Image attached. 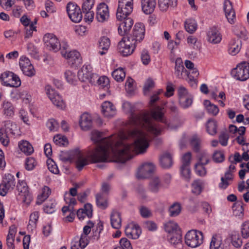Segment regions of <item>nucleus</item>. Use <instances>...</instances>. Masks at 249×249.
<instances>
[{
	"mask_svg": "<svg viewBox=\"0 0 249 249\" xmlns=\"http://www.w3.org/2000/svg\"><path fill=\"white\" fill-rule=\"evenodd\" d=\"M131 135L135 137V141L130 144L126 142L128 138L124 132L105 137L103 133L92 131L91 139L97 145L88 152V157L92 163L108 162L111 157L116 158L117 162L124 163L131 159L134 154L145 153L149 147L147 139L137 131L132 132Z\"/></svg>",
	"mask_w": 249,
	"mask_h": 249,
	"instance_id": "f257e3e1",
	"label": "nucleus"
},
{
	"mask_svg": "<svg viewBox=\"0 0 249 249\" xmlns=\"http://www.w3.org/2000/svg\"><path fill=\"white\" fill-rule=\"evenodd\" d=\"M123 108L125 112L130 114V124L136 127L135 129L128 133H125L128 138L131 137L134 139V142L135 141V138L131 135V132L134 131L142 133L144 137L147 139L149 145L152 136H158L161 134L163 129L162 127L152 120L151 117L156 121L163 123L170 129H176L179 126V125L173 124L172 123L169 122L167 120L164 116L163 108L160 106H156L152 109L150 114L146 111H142L138 114L135 113V107L128 102H124L123 103Z\"/></svg>",
	"mask_w": 249,
	"mask_h": 249,
	"instance_id": "f03ea898",
	"label": "nucleus"
},
{
	"mask_svg": "<svg viewBox=\"0 0 249 249\" xmlns=\"http://www.w3.org/2000/svg\"><path fill=\"white\" fill-rule=\"evenodd\" d=\"M59 158L64 162H75L76 167L78 171H81L89 163L87 155L78 149L71 151L61 152Z\"/></svg>",
	"mask_w": 249,
	"mask_h": 249,
	"instance_id": "7ed1b4c3",
	"label": "nucleus"
},
{
	"mask_svg": "<svg viewBox=\"0 0 249 249\" xmlns=\"http://www.w3.org/2000/svg\"><path fill=\"white\" fill-rule=\"evenodd\" d=\"M231 75L235 79L246 81L249 78V63L243 61L238 64L231 71Z\"/></svg>",
	"mask_w": 249,
	"mask_h": 249,
	"instance_id": "20e7f679",
	"label": "nucleus"
},
{
	"mask_svg": "<svg viewBox=\"0 0 249 249\" xmlns=\"http://www.w3.org/2000/svg\"><path fill=\"white\" fill-rule=\"evenodd\" d=\"M203 235L201 231L191 230L185 236V242L187 246L192 248L199 246L203 243Z\"/></svg>",
	"mask_w": 249,
	"mask_h": 249,
	"instance_id": "39448f33",
	"label": "nucleus"
},
{
	"mask_svg": "<svg viewBox=\"0 0 249 249\" xmlns=\"http://www.w3.org/2000/svg\"><path fill=\"white\" fill-rule=\"evenodd\" d=\"M178 102L180 107L187 109L193 104L194 97L183 86H179L178 89Z\"/></svg>",
	"mask_w": 249,
	"mask_h": 249,
	"instance_id": "423d86ee",
	"label": "nucleus"
},
{
	"mask_svg": "<svg viewBox=\"0 0 249 249\" xmlns=\"http://www.w3.org/2000/svg\"><path fill=\"white\" fill-rule=\"evenodd\" d=\"M77 77L82 82H89L94 84L98 75L92 72V68L90 65H84L79 70Z\"/></svg>",
	"mask_w": 249,
	"mask_h": 249,
	"instance_id": "0eeeda50",
	"label": "nucleus"
},
{
	"mask_svg": "<svg viewBox=\"0 0 249 249\" xmlns=\"http://www.w3.org/2000/svg\"><path fill=\"white\" fill-rule=\"evenodd\" d=\"M0 80L2 84L6 86L17 88L21 85V81L19 77L9 71L2 73L0 76Z\"/></svg>",
	"mask_w": 249,
	"mask_h": 249,
	"instance_id": "6e6552de",
	"label": "nucleus"
},
{
	"mask_svg": "<svg viewBox=\"0 0 249 249\" xmlns=\"http://www.w3.org/2000/svg\"><path fill=\"white\" fill-rule=\"evenodd\" d=\"M145 28L142 23H136L133 29L132 33L126 38L135 44L141 42L144 37Z\"/></svg>",
	"mask_w": 249,
	"mask_h": 249,
	"instance_id": "1a4fd4ad",
	"label": "nucleus"
},
{
	"mask_svg": "<svg viewBox=\"0 0 249 249\" xmlns=\"http://www.w3.org/2000/svg\"><path fill=\"white\" fill-rule=\"evenodd\" d=\"M136 46V44L124 37L118 43V50L123 56H127L133 53Z\"/></svg>",
	"mask_w": 249,
	"mask_h": 249,
	"instance_id": "9d476101",
	"label": "nucleus"
},
{
	"mask_svg": "<svg viewBox=\"0 0 249 249\" xmlns=\"http://www.w3.org/2000/svg\"><path fill=\"white\" fill-rule=\"evenodd\" d=\"M70 18L75 23L79 22L82 19V14L80 7L74 2H69L66 7Z\"/></svg>",
	"mask_w": 249,
	"mask_h": 249,
	"instance_id": "9b49d317",
	"label": "nucleus"
},
{
	"mask_svg": "<svg viewBox=\"0 0 249 249\" xmlns=\"http://www.w3.org/2000/svg\"><path fill=\"white\" fill-rule=\"evenodd\" d=\"M46 93L53 104L58 108L63 109L65 107V103L62 97L49 85L45 87Z\"/></svg>",
	"mask_w": 249,
	"mask_h": 249,
	"instance_id": "f8f14e48",
	"label": "nucleus"
},
{
	"mask_svg": "<svg viewBox=\"0 0 249 249\" xmlns=\"http://www.w3.org/2000/svg\"><path fill=\"white\" fill-rule=\"evenodd\" d=\"M62 55L67 59L69 65L73 67H77L82 63V59L80 53L76 50L69 52H62Z\"/></svg>",
	"mask_w": 249,
	"mask_h": 249,
	"instance_id": "ddd939ff",
	"label": "nucleus"
},
{
	"mask_svg": "<svg viewBox=\"0 0 249 249\" xmlns=\"http://www.w3.org/2000/svg\"><path fill=\"white\" fill-rule=\"evenodd\" d=\"M19 64L23 73L29 77L35 75L36 71L30 60L25 56H21L19 61Z\"/></svg>",
	"mask_w": 249,
	"mask_h": 249,
	"instance_id": "4468645a",
	"label": "nucleus"
},
{
	"mask_svg": "<svg viewBox=\"0 0 249 249\" xmlns=\"http://www.w3.org/2000/svg\"><path fill=\"white\" fill-rule=\"evenodd\" d=\"M43 42L45 46L50 50L56 52L59 50L60 42L53 34H45L43 37Z\"/></svg>",
	"mask_w": 249,
	"mask_h": 249,
	"instance_id": "2eb2a0df",
	"label": "nucleus"
},
{
	"mask_svg": "<svg viewBox=\"0 0 249 249\" xmlns=\"http://www.w3.org/2000/svg\"><path fill=\"white\" fill-rule=\"evenodd\" d=\"M162 189H164L163 185L159 177L155 176L150 179L147 186V190L149 192L157 194Z\"/></svg>",
	"mask_w": 249,
	"mask_h": 249,
	"instance_id": "dca6fc26",
	"label": "nucleus"
},
{
	"mask_svg": "<svg viewBox=\"0 0 249 249\" xmlns=\"http://www.w3.org/2000/svg\"><path fill=\"white\" fill-rule=\"evenodd\" d=\"M155 165L152 162H146L142 165L138 171V177L139 178H147L154 171Z\"/></svg>",
	"mask_w": 249,
	"mask_h": 249,
	"instance_id": "f3484780",
	"label": "nucleus"
},
{
	"mask_svg": "<svg viewBox=\"0 0 249 249\" xmlns=\"http://www.w3.org/2000/svg\"><path fill=\"white\" fill-rule=\"evenodd\" d=\"M225 16L230 24L236 21L235 12L233 9L231 2L229 0H225L223 6Z\"/></svg>",
	"mask_w": 249,
	"mask_h": 249,
	"instance_id": "a211bd4d",
	"label": "nucleus"
},
{
	"mask_svg": "<svg viewBox=\"0 0 249 249\" xmlns=\"http://www.w3.org/2000/svg\"><path fill=\"white\" fill-rule=\"evenodd\" d=\"M109 11L107 5L105 3H100L96 10V18L99 22H103L109 18Z\"/></svg>",
	"mask_w": 249,
	"mask_h": 249,
	"instance_id": "6ab92c4d",
	"label": "nucleus"
},
{
	"mask_svg": "<svg viewBox=\"0 0 249 249\" xmlns=\"http://www.w3.org/2000/svg\"><path fill=\"white\" fill-rule=\"evenodd\" d=\"M207 40L211 43L215 44L220 42L222 35L218 28L214 26L209 29L207 33Z\"/></svg>",
	"mask_w": 249,
	"mask_h": 249,
	"instance_id": "aec40b11",
	"label": "nucleus"
},
{
	"mask_svg": "<svg viewBox=\"0 0 249 249\" xmlns=\"http://www.w3.org/2000/svg\"><path fill=\"white\" fill-rule=\"evenodd\" d=\"M141 232V229L137 224L129 225L125 229V233L127 237L133 239H138Z\"/></svg>",
	"mask_w": 249,
	"mask_h": 249,
	"instance_id": "412c9836",
	"label": "nucleus"
},
{
	"mask_svg": "<svg viewBox=\"0 0 249 249\" xmlns=\"http://www.w3.org/2000/svg\"><path fill=\"white\" fill-rule=\"evenodd\" d=\"M188 73V72L185 69L181 58H177L175 67V74L176 77L178 79H183L187 76Z\"/></svg>",
	"mask_w": 249,
	"mask_h": 249,
	"instance_id": "4be33fe9",
	"label": "nucleus"
},
{
	"mask_svg": "<svg viewBox=\"0 0 249 249\" xmlns=\"http://www.w3.org/2000/svg\"><path fill=\"white\" fill-rule=\"evenodd\" d=\"M122 20L123 21L120 23L118 31L119 34L123 36L126 35L130 31L133 24V21L131 18H127V17L123 18Z\"/></svg>",
	"mask_w": 249,
	"mask_h": 249,
	"instance_id": "5701e85b",
	"label": "nucleus"
},
{
	"mask_svg": "<svg viewBox=\"0 0 249 249\" xmlns=\"http://www.w3.org/2000/svg\"><path fill=\"white\" fill-rule=\"evenodd\" d=\"M133 10V5H126L120 8L118 4L117 10L116 17L118 20H122L123 18H126L131 13Z\"/></svg>",
	"mask_w": 249,
	"mask_h": 249,
	"instance_id": "b1692460",
	"label": "nucleus"
},
{
	"mask_svg": "<svg viewBox=\"0 0 249 249\" xmlns=\"http://www.w3.org/2000/svg\"><path fill=\"white\" fill-rule=\"evenodd\" d=\"M102 112L106 117H112L116 114V108L112 103L105 101L102 105Z\"/></svg>",
	"mask_w": 249,
	"mask_h": 249,
	"instance_id": "393cba45",
	"label": "nucleus"
},
{
	"mask_svg": "<svg viewBox=\"0 0 249 249\" xmlns=\"http://www.w3.org/2000/svg\"><path fill=\"white\" fill-rule=\"evenodd\" d=\"M241 41L235 38L231 39L229 43L228 52L231 55H235L240 51L241 48Z\"/></svg>",
	"mask_w": 249,
	"mask_h": 249,
	"instance_id": "a878e982",
	"label": "nucleus"
},
{
	"mask_svg": "<svg viewBox=\"0 0 249 249\" xmlns=\"http://www.w3.org/2000/svg\"><path fill=\"white\" fill-rule=\"evenodd\" d=\"M142 11L145 14H150L154 11L156 5V0H141Z\"/></svg>",
	"mask_w": 249,
	"mask_h": 249,
	"instance_id": "bb28decb",
	"label": "nucleus"
},
{
	"mask_svg": "<svg viewBox=\"0 0 249 249\" xmlns=\"http://www.w3.org/2000/svg\"><path fill=\"white\" fill-rule=\"evenodd\" d=\"M77 216L79 219L83 220L86 216L91 218L92 216V206L91 204L87 203L85 205L84 209H80L77 212Z\"/></svg>",
	"mask_w": 249,
	"mask_h": 249,
	"instance_id": "cd10ccee",
	"label": "nucleus"
},
{
	"mask_svg": "<svg viewBox=\"0 0 249 249\" xmlns=\"http://www.w3.org/2000/svg\"><path fill=\"white\" fill-rule=\"evenodd\" d=\"M232 31L238 37L246 40L249 37V34L245 27L242 25H236L233 27Z\"/></svg>",
	"mask_w": 249,
	"mask_h": 249,
	"instance_id": "c85d7f7f",
	"label": "nucleus"
},
{
	"mask_svg": "<svg viewBox=\"0 0 249 249\" xmlns=\"http://www.w3.org/2000/svg\"><path fill=\"white\" fill-rule=\"evenodd\" d=\"M92 123V118L90 114L84 113L81 116L79 124L82 129L88 130L91 126Z\"/></svg>",
	"mask_w": 249,
	"mask_h": 249,
	"instance_id": "c756f323",
	"label": "nucleus"
},
{
	"mask_svg": "<svg viewBox=\"0 0 249 249\" xmlns=\"http://www.w3.org/2000/svg\"><path fill=\"white\" fill-rule=\"evenodd\" d=\"M3 114L7 117H12L15 114V107L13 105L8 101H3L1 105Z\"/></svg>",
	"mask_w": 249,
	"mask_h": 249,
	"instance_id": "7c9ffc66",
	"label": "nucleus"
},
{
	"mask_svg": "<svg viewBox=\"0 0 249 249\" xmlns=\"http://www.w3.org/2000/svg\"><path fill=\"white\" fill-rule=\"evenodd\" d=\"M210 249H224L222 237L220 235L215 234L213 236L210 245Z\"/></svg>",
	"mask_w": 249,
	"mask_h": 249,
	"instance_id": "2f4dec72",
	"label": "nucleus"
},
{
	"mask_svg": "<svg viewBox=\"0 0 249 249\" xmlns=\"http://www.w3.org/2000/svg\"><path fill=\"white\" fill-rule=\"evenodd\" d=\"M0 128H4L10 134L15 135L18 133V128L15 123L8 120L3 122Z\"/></svg>",
	"mask_w": 249,
	"mask_h": 249,
	"instance_id": "473e14b6",
	"label": "nucleus"
},
{
	"mask_svg": "<svg viewBox=\"0 0 249 249\" xmlns=\"http://www.w3.org/2000/svg\"><path fill=\"white\" fill-rule=\"evenodd\" d=\"M160 164L163 168H169L173 164L172 155L169 152L162 154L160 159Z\"/></svg>",
	"mask_w": 249,
	"mask_h": 249,
	"instance_id": "72a5a7b5",
	"label": "nucleus"
},
{
	"mask_svg": "<svg viewBox=\"0 0 249 249\" xmlns=\"http://www.w3.org/2000/svg\"><path fill=\"white\" fill-rule=\"evenodd\" d=\"M110 222L113 228L119 229L122 222L120 213L117 211L112 212L110 215Z\"/></svg>",
	"mask_w": 249,
	"mask_h": 249,
	"instance_id": "f704fd0d",
	"label": "nucleus"
},
{
	"mask_svg": "<svg viewBox=\"0 0 249 249\" xmlns=\"http://www.w3.org/2000/svg\"><path fill=\"white\" fill-rule=\"evenodd\" d=\"M177 0H158V5L160 10L166 11L170 7L176 6Z\"/></svg>",
	"mask_w": 249,
	"mask_h": 249,
	"instance_id": "c9c22d12",
	"label": "nucleus"
},
{
	"mask_svg": "<svg viewBox=\"0 0 249 249\" xmlns=\"http://www.w3.org/2000/svg\"><path fill=\"white\" fill-rule=\"evenodd\" d=\"M168 241L172 245L176 246L181 243L182 235L180 231L168 234L167 237Z\"/></svg>",
	"mask_w": 249,
	"mask_h": 249,
	"instance_id": "e433bc0d",
	"label": "nucleus"
},
{
	"mask_svg": "<svg viewBox=\"0 0 249 249\" xmlns=\"http://www.w3.org/2000/svg\"><path fill=\"white\" fill-rule=\"evenodd\" d=\"M20 150L26 155H31L34 152L32 145L27 141H21L18 142Z\"/></svg>",
	"mask_w": 249,
	"mask_h": 249,
	"instance_id": "4c0bfd02",
	"label": "nucleus"
},
{
	"mask_svg": "<svg viewBox=\"0 0 249 249\" xmlns=\"http://www.w3.org/2000/svg\"><path fill=\"white\" fill-rule=\"evenodd\" d=\"M184 27L187 32L193 34L196 30L197 24L194 19L188 18L184 22Z\"/></svg>",
	"mask_w": 249,
	"mask_h": 249,
	"instance_id": "58836bf2",
	"label": "nucleus"
},
{
	"mask_svg": "<svg viewBox=\"0 0 249 249\" xmlns=\"http://www.w3.org/2000/svg\"><path fill=\"white\" fill-rule=\"evenodd\" d=\"M205 185L204 181L201 179L195 180L192 184V191L196 195H199L202 191Z\"/></svg>",
	"mask_w": 249,
	"mask_h": 249,
	"instance_id": "ea45409f",
	"label": "nucleus"
},
{
	"mask_svg": "<svg viewBox=\"0 0 249 249\" xmlns=\"http://www.w3.org/2000/svg\"><path fill=\"white\" fill-rule=\"evenodd\" d=\"M2 182L10 190H12L16 184L15 177L10 174L5 175Z\"/></svg>",
	"mask_w": 249,
	"mask_h": 249,
	"instance_id": "a19ab883",
	"label": "nucleus"
},
{
	"mask_svg": "<svg viewBox=\"0 0 249 249\" xmlns=\"http://www.w3.org/2000/svg\"><path fill=\"white\" fill-rule=\"evenodd\" d=\"M96 203L97 207L102 210L106 209L108 206L107 197L100 193L96 195Z\"/></svg>",
	"mask_w": 249,
	"mask_h": 249,
	"instance_id": "79ce46f5",
	"label": "nucleus"
},
{
	"mask_svg": "<svg viewBox=\"0 0 249 249\" xmlns=\"http://www.w3.org/2000/svg\"><path fill=\"white\" fill-rule=\"evenodd\" d=\"M17 187L21 196H23L25 198L28 196L29 194L28 187L24 180H18Z\"/></svg>",
	"mask_w": 249,
	"mask_h": 249,
	"instance_id": "37998d69",
	"label": "nucleus"
},
{
	"mask_svg": "<svg viewBox=\"0 0 249 249\" xmlns=\"http://www.w3.org/2000/svg\"><path fill=\"white\" fill-rule=\"evenodd\" d=\"M204 105L205 107L209 114L213 116H216L219 112L218 107L213 104H212L209 100L204 101Z\"/></svg>",
	"mask_w": 249,
	"mask_h": 249,
	"instance_id": "c03bdc74",
	"label": "nucleus"
},
{
	"mask_svg": "<svg viewBox=\"0 0 249 249\" xmlns=\"http://www.w3.org/2000/svg\"><path fill=\"white\" fill-rule=\"evenodd\" d=\"M51 193V189L47 186H44L42 189V192L40 195L37 197L36 203L38 205L41 204L46 200Z\"/></svg>",
	"mask_w": 249,
	"mask_h": 249,
	"instance_id": "a18cd8bd",
	"label": "nucleus"
},
{
	"mask_svg": "<svg viewBox=\"0 0 249 249\" xmlns=\"http://www.w3.org/2000/svg\"><path fill=\"white\" fill-rule=\"evenodd\" d=\"M165 231L170 234L171 233H176L180 231L178 224L173 221H169L164 225Z\"/></svg>",
	"mask_w": 249,
	"mask_h": 249,
	"instance_id": "49530a36",
	"label": "nucleus"
},
{
	"mask_svg": "<svg viewBox=\"0 0 249 249\" xmlns=\"http://www.w3.org/2000/svg\"><path fill=\"white\" fill-rule=\"evenodd\" d=\"M73 207L71 209L70 208V206H64L62 208V212L63 214L66 215L67 212L69 213L68 215H67L65 217V221L68 222H71L73 221L75 217V213L73 212Z\"/></svg>",
	"mask_w": 249,
	"mask_h": 249,
	"instance_id": "de8ad7c7",
	"label": "nucleus"
},
{
	"mask_svg": "<svg viewBox=\"0 0 249 249\" xmlns=\"http://www.w3.org/2000/svg\"><path fill=\"white\" fill-rule=\"evenodd\" d=\"M113 78L118 82L123 81L125 76V73L122 68L115 70L112 72Z\"/></svg>",
	"mask_w": 249,
	"mask_h": 249,
	"instance_id": "09e8293b",
	"label": "nucleus"
},
{
	"mask_svg": "<svg viewBox=\"0 0 249 249\" xmlns=\"http://www.w3.org/2000/svg\"><path fill=\"white\" fill-rule=\"evenodd\" d=\"M181 210V206L180 204L178 202H175L169 208V215L172 217L177 216L180 213Z\"/></svg>",
	"mask_w": 249,
	"mask_h": 249,
	"instance_id": "8fccbe9b",
	"label": "nucleus"
},
{
	"mask_svg": "<svg viewBox=\"0 0 249 249\" xmlns=\"http://www.w3.org/2000/svg\"><path fill=\"white\" fill-rule=\"evenodd\" d=\"M201 139L197 135H194L190 140V143L193 149L197 152L199 150L201 144Z\"/></svg>",
	"mask_w": 249,
	"mask_h": 249,
	"instance_id": "3c124183",
	"label": "nucleus"
},
{
	"mask_svg": "<svg viewBox=\"0 0 249 249\" xmlns=\"http://www.w3.org/2000/svg\"><path fill=\"white\" fill-rule=\"evenodd\" d=\"M56 202L51 200L46 202L44 206V211L47 213H52L55 211Z\"/></svg>",
	"mask_w": 249,
	"mask_h": 249,
	"instance_id": "603ef678",
	"label": "nucleus"
},
{
	"mask_svg": "<svg viewBox=\"0 0 249 249\" xmlns=\"http://www.w3.org/2000/svg\"><path fill=\"white\" fill-rule=\"evenodd\" d=\"M207 130L209 134L213 135L216 133V122L213 120H209L207 124Z\"/></svg>",
	"mask_w": 249,
	"mask_h": 249,
	"instance_id": "864d4df0",
	"label": "nucleus"
},
{
	"mask_svg": "<svg viewBox=\"0 0 249 249\" xmlns=\"http://www.w3.org/2000/svg\"><path fill=\"white\" fill-rule=\"evenodd\" d=\"M39 217V213L37 211L34 212L32 213L30 216V220L29 225H28V229H32L35 228L36 226V222Z\"/></svg>",
	"mask_w": 249,
	"mask_h": 249,
	"instance_id": "5fc2aeb1",
	"label": "nucleus"
},
{
	"mask_svg": "<svg viewBox=\"0 0 249 249\" xmlns=\"http://www.w3.org/2000/svg\"><path fill=\"white\" fill-rule=\"evenodd\" d=\"M9 135L4 128L0 129V141L4 146L7 145L9 142Z\"/></svg>",
	"mask_w": 249,
	"mask_h": 249,
	"instance_id": "6e6d98bb",
	"label": "nucleus"
},
{
	"mask_svg": "<svg viewBox=\"0 0 249 249\" xmlns=\"http://www.w3.org/2000/svg\"><path fill=\"white\" fill-rule=\"evenodd\" d=\"M110 45L109 39L106 36L102 37L99 40V48L103 50H107Z\"/></svg>",
	"mask_w": 249,
	"mask_h": 249,
	"instance_id": "4d7b16f0",
	"label": "nucleus"
},
{
	"mask_svg": "<svg viewBox=\"0 0 249 249\" xmlns=\"http://www.w3.org/2000/svg\"><path fill=\"white\" fill-rule=\"evenodd\" d=\"M53 142L59 146H65L68 144L67 138L60 135H57L53 137Z\"/></svg>",
	"mask_w": 249,
	"mask_h": 249,
	"instance_id": "13d9d810",
	"label": "nucleus"
},
{
	"mask_svg": "<svg viewBox=\"0 0 249 249\" xmlns=\"http://www.w3.org/2000/svg\"><path fill=\"white\" fill-rule=\"evenodd\" d=\"M198 159L199 161L197 163H200L204 165L208 164L210 161V156L205 151H203L200 154Z\"/></svg>",
	"mask_w": 249,
	"mask_h": 249,
	"instance_id": "bf43d9fd",
	"label": "nucleus"
},
{
	"mask_svg": "<svg viewBox=\"0 0 249 249\" xmlns=\"http://www.w3.org/2000/svg\"><path fill=\"white\" fill-rule=\"evenodd\" d=\"M212 158L214 162L220 163L224 160L225 156L223 152L221 151H215L213 154Z\"/></svg>",
	"mask_w": 249,
	"mask_h": 249,
	"instance_id": "052dcab7",
	"label": "nucleus"
},
{
	"mask_svg": "<svg viewBox=\"0 0 249 249\" xmlns=\"http://www.w3.org/2000/svg\"><path fill=\"white\" fill-rule=\"evenodd\" d=\"M65 76L67 82L71 84H74L76 81L75 73L70 70L66 71L65 72Z\"/></svg>",
	"mask_w": 249,
	"mask_h": 249,
	"instance_id": "680f3d73",
	"label": "nucleus"
},
{
	"mask_svg": "<svg viewBox=\"0 0 249 249\" xmlns=\"http://www.w3.org/2000/svg\"><path fill=\"white\" fill-rule=\"evenodd\" d=\"M48 168L50 172L54 174L59 173V170L55 162L52 160L49 159L47 160Z\"/></svg>",
	"mask_w": 249,
	"mask_h": 249,
	"instance_id": "e2e57ef3",
	"label": "nucleus"
},
{
	"mask_svg": "<svg viewBox=\"0 0 249 249\" xmlns=\"http://www.w3.org/2000/svg\"><path fill=\"white\" fill-rule=\"evenodd\" d=\"M204 165L197 163L195 165V172L196 174L201 177H204L207 174L206 169L204 167Z\"/></svg>",
	"mask_w": 249,
	"mask_h": 249,
	"instance_id": "0e129e2a",
	"label": "nucleus"
},
{
	"mask_svg": "<svg viewBox=\"0 0 249 249\" xmlns=\"http://www.w3.org/2000/svg\"><path fill=\"white\" fill-rule=\"evenodd\" d=\"M27 49L28 53L32 57L35 58H38L37 49L33 43H28Z\"/></svg>",
	"mask_w": 249,
	"mask_h": 249,
	"instance_id": "69168bd1",
	"label": "nucleus"
},
{
	"mask_svg": "<svg viewBox=\"0 0 249 249\" xmlns=\"http://www.w3.org/2000/svg\"><path fill=\"white\" fill-rule=\"evenodd\" d=\"M242 236L243 238L249 237V222L243 223L241 229Z\"/></svg>",
	"mask_w": 249,
	"mask_h": 249,
	"instance_id": "338daca9",
	"label": "nucleus"
},
{
	"mask_svg": "<svg viewBox=\"0 0 249 249\" xmlns=\"http://www.w3.org/2000/svg\"><path fill=\"white\" fill-rule=\"evenodd\" d=\"M181 174L186 180L189 181L190 178L191 171L189 166H182L180 168Z\"/></svg>",
	"mask_w": 249,
	"mask_h": 249,
	"instance_id": "774afa93",
	"label": "nucleus"
}]
</instances>
